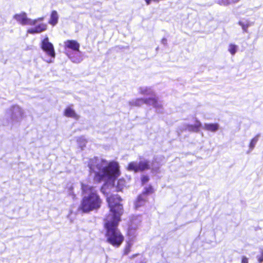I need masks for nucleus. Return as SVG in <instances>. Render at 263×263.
Masks as SVG:
<instances>
[{"label": "nucleus", "instance_id": "9", "mask_svg": "<svg viewBox=\"0 0 263 263\" xmlns=\"http://www.w3.org/2000/svg\"><path fill=\"white\" fill-rule=\"evenodd\" d=\"M142 221L141 216L140 215H133L130 218L129 228L127 231V235H129L131 231L134 234V236H137V229L140 226Z\"/></svg>", "mask_w": 263, "mask_h": 263}, {"label": "nucleus", "instance_id": "23", "mask_svg": "<svg viewBox=\"0 0 263 263\" xmlns=\"http://www.w3.org/2000/svg\"><path fill=\"white\" fill-rule=\"evenodd\" d=\"M145 191L142 194H144L145 196L146 197V195L151 194L154 192V189L151 186H148L144 188Z\"/></svg>", "mask_w": 263, "mask_h": 263}, {"label": "nucleus", "instance_id": "20", "mask_svg": "<svg viewBox=\"0 0 263 263\" xmlns=\"http://www.w3.org/2000/svg\"><path fill=\"white\" fill-rule=\"evenodd\" d=\"M125 180L123 179H120L117 181L116 187L118 191H122V190L125 186Z\"/></svg>", "mask_w": 263, "mask_h": 263}, {"label": "nucleus", "instance_id": "29", "mask_svg": "<svg viewBox=\"0 0 263 263\" xmlns=\"http://www.w3.org/2000/svg\"><path fill=\"white\" fill-rule=\"evenodd\" d=\"M144 1L145 2L146 5H150L151 4L152 2H153H153L157 1V0H144Z\"/></svg>", "mask_w": 263, "mask_h": 263}, {"label": "nucleus", "instance_id": "15", "mask_svg": "<svg viewBox=\"0 0 263 263\" xmlns=\"http://www.w3.org/2000/svg\"><path fill=\"white\" fill-rule=\"evenodd\" d=\"M146 201V197L145 196L144 194L139 195L135 201V208L136 209H138L140 207L143 206L145 204Z\"/></svg>", "mask_w": 263, "mask_h": 263}, {"label": "nucleus", "instance_id": "1", "mask_svg": "<svg viewBox=\"0 0 263 263\" xmlns=\"http://www.w3.org/2000/svg\"><path fill=\"white\" fill-rule=\"evenodd\" d=\"M107 201L110 211L104 220L105 236L108 243L115 247H119L124 241L123 236L117 228L123 212L121 199L118 195H114L107 197Z\"/></svg>", "mask_w": 263, "mask_h": 263}, {"label": "nucleus", "instance_id": "14", "mask_svg": "<svg viewBox=\"0 0 263 263\" xmlns=\"http://www.w3.org/2000/svg\"><path fill=\"white\" fill-rule=\"evenodd\" d=\"M138 92L139 94L144 96H149V97L157 98L156 96L154 90L151 88L146 86H141L138 88Z\"/></svg>", "mask_w": 263, "mask_h": 263}, {"label": "nucleus", "instance_id": "16", "mask_svg": "<svg viewBox=\"0 0 263 263\" xmlns=\"http://www.w3.org/2000/svg\"><path fill=\"white\" fill-rule=\"evenodd\" d=\"M59 18V15L58 12L55 10H53L50 13L48 23L52 26H54L58 24Z\"/></svg>", "mask_w": 263, "mask_h": 263}, {"label": "nucleus", "instance_id": "22", "mask_svg": "<svg viewBox=\"0 0 263 263\" xmlns=\"http://www.w3.org/2000/svg\"><path fill=\"white\" fill-rule=\"evenodd\" d=\"M258 138L259 135H256L251 140L249 143V147L251 149H253L255 147V144L258 140Z\"/></svg>", "mask_w": 263, "mask_h": 263}, {"label": "nucleus", "instance_id": "13", "mask_svg": "<svg viewBox=\"0 0 263 263\" xmlns=\"http://www.w3.org/2000/svg\"><path fill=\"white\" fill-rule=\"evenodd\" d=\"M64 115L66 117L71 118L74 120H78L80 118L73 108L72 105L67 106L64 111Z\"/></svg>", "mask_w": 263, "mask_h": 263}, {"label": "nucleus", "instance_id": "33", "mask_svg": "<svg viewBox=\"0 0 263 263\" xmlns=\"http://www.w3.org/2000/svg\"><path fill=\"white\" fill-rule=\"evenodd\" d=\"M137 255V254L134 255H133V257H136Z\"/></svg>", "mask_w": 263, "mask_h": 263}, {"label": "nucleus", "instance_id": "18", "mask_svg": "<svg viewBox=\"0 0 263 263\" xmlns=\"http://www.w3.org/2000/svg\"><path fill=\"white\" fill-rule=\"evenodd\" d=\"M219 126L216 123L205 124L203 128L207 130L215 132L218 130Z\"/></svg>", "mask_w": 263, "mask_h": 263}, {"label": "nucleus", "instance_id": "27", "mask_svg": "<svg viewBox=\"0 0 263 263\" xmlns=\"http://www.w3.org/2000/svg\"><path fill=\"white\" fill-rule=\"evenodd\" d=\"M237 50V47L235 45H231V54H234Z\"/></svg>", "mask_w": 263, "mask_h": 263}, {"label": "nucleus", "instance_id": "3", "mask_svg": "<svg viewBox=\"0 0 263 263\" xmlns=\"http://www.w3.org/2000/svg\"><path fill=\"white\" fill-rule=\"evenodd\" d=\"M83 198L81 209L84 212H88L99 208L101 200L96 188L89 184H82Z\"/></svg>", "mask_w": 263, "mask_h": 263}, {"label": "nucleus", "instance_id": "26", "mask_svg": "<svg viewBox=\"0 0 263 263\" xmlns=\"http://www.w3.org/2000/svg\"><path fill=\"white\" fill-rule=\"evenodd\" d=\"M257 260L259 263H261L263 261V251L261 252L260 255L257 256Z\"/></svg>", "mask_w": 263, "mask_h": 263}, {"label": "nucleus", "instance_id": "32", "mask_svg": "<svg viewBox=\"0 0 263 263\" xmlns=\"http://www.w3.org/2000/svg\"><path fill=\"white\" fill-rule=\"evenodd\" d=\"M240 0H231V3H237Z\"/></svg>", "mask_w": 263, "mask_h": 263}, {"label": "nucleus", "instance_id": "28", "mask_svg": "<svg viewBox=\"0 0 263 263\" xmlns=\"http://www.w3.org/2000/svg\"><path fill=\"white\" fill-rule=\"evenodd\" d=\"M248 258L246 256H242L241 258V263H248Z\"/></svg>", "mask_w": 263, "mask_h": 263}, {"label": "nucleus", "instance_id": "2", "mask_svg": "<svg viewBox=\"0 0 263 263\" xmlns=\"http://www.w3.org/2000/svg\"><path fill=\"white\" fill-rule=\"evenodd\" d=\"M88 166L91 174H94L95 180L106 181L101 191L105 194L106 187L115 185V180L119 175V165L116 162H108L106 160L94 158L89 160Z\"/></svg>", "mask_w": 263, "mask_h": 263}, {"label": "nucleus", "instance_id": "11", "mask_svg": "<svg viewBox=\"0 0 263 263\" xmlns=\"http://www.w3.org/2000/svg\"><path fill=\"white\" fill-rule=\"evenodd\" d=\"M134 234L133 233L130 231L129 235H127L126 245L124 250V254L125 255H127L130 252L131 249L136 241L137 237L134 236Z\"/></svg>", "mask_w": 263, "mask_h": 263}, {"label": "nucleus", "instance_id": "8", "mask_svg": "<svg viewBox=\"0 0 263 263\" xmlns=\"http://www.w3.org/2000/svg\"><path fill=\"white\" fill-rule=\"evenodd\" d=\"M149 162L147 160H141L139 162L133 161L130 162L127 166V170L135 172L143 171L146 169L150 168Z\"/></svg>", "mask_w": 263, "mask_h": 263}, {"label": "nucleus", "instance_id": "31", "mask_svg": "<svg viewBox=\"0 0 263 263\" xmlns=\"http://www.w3.org/2000/svg\"><path fill=\"white\" fill-rule=\"evenodd\" d=\"M159 167H155L153 165H152V170L154 171V172H157V168H158Z\"/></svg>", "mask_w": 263, "mask_h": 263}, {"label": "nucleus", "instance_id": "12", "mask_svg": "<svg viewBox=\"0 0 263 263\" xmlns=\"http://www.w3.org/2000/svg\"><path fill=\"white\" fill-rule=\"evenodd\" d=\"M14 18L18 23L22 25H29L34 24L35 21H31L30 19H28L27 17V15L24 12H22L19 14H17L14 16Z\"/></svg>", "mask_w": 263, "mask_h": 263}, {"label": "nucleus", "instance_id": "21", "mask_svg": "<svg viewBox=\"0 0 263 263\" xmlns=\"http://www.w3.org/2000/svg\"><path fill=\"white\" fill-rule=\"evenodd\" d=\"M239 24L245 32L247 31L248 28L252 25V24L248 21H241L239 22Z\"/></svg>", "mask_w": 263, "mask_h": 263}, {"label": "nucleus", "instance_id": "19", "mask_svg": "<svg viewBox=\"0 0 263 263\" xmlns=\"http://www.w3.org/2000/svg\"><path fill=\"white\" fill-rule=\"evenodd\" d=\"M77 142L78 145L82 149L85 146L87 143V141L84 137L77 138Z\"/></svg>", "mask_w": 263, "mask_h": 263}, {"label": "nucleus", "instance_id": "5", "mask_svg": "<svg viewBox=\"0 0 263 263\" xmlns=\"http://www.w3.org/2000/svg\"><path fill=\"white\" fill-rule=\"evenodd\" d=\"M144 104L153 106L158 111H160L163 106L162 102L155 97L137 98L129 102V104L132 106H140Z\"/></svg>", "mask_w": 263, "mask_h": 263}, {"label": "nucleus", "instance_id": "4", "mask_svg": "<svg viewBox=\"0 0 263 263\" xmlns=\"http://www.w3.org/2000/svg\"><path fill=\"white\" fill-rule=\"evenodd\" d=\"M6 115L13 126L19 125L26 118L25 109L18 105H13L6 111Z\"/></svg>", "mask_w": 263, "mask_h": 263}, {"label": "nucleus", "instance_id": "17", "mask_svg": "<svg viewBox=\"0 0 263 263\" xmlns=\"http://www.w3.org/2000/svg\"><path fill=\"white\" fill-rule=\"evenodd\" d=\"M201 125V123L199 121L196 120L194 125H186L185 129L190 132H197Z\"/></svg>", "mask_w": 263, "mask_h": 263}, {"label": "nucleus", "instance_id": "7", "mask_svg": "<svg viewBox=\"0 0 263 263\" xmlns=\"http://www.w3.org/2000/svg\"><path fill=\"white\" fill-rule=\"evenodd\" d=\"M64 46L65 48L70 49L74 51H77L79 52L77 53L78 57H70V58L71 61L76 63L81 62L82 61V57L80 55L79 51L80 44L75 40H67L64 42Z\"/></svg>", "mask_w": 263, "mask_h": 263}, {"label": "nucleus", "instance_id": "24", "mask_svg": "<svg viewBox=\"0 0 263 263\" xmlns=\"http://www.w3.org/2000/svg\"><path fill=\"white\" fill-rule=\"evenodd\" d=\"M216 1L220 5H226L229 4V0H216Z\"/></svg>", "mask_w": 263, "mask_h": 263}, {"label": "nucleus", "instance_id": "30", "mask_svg": "<svg viewBox=\"0 0 263 263\" xmlns=\"http://www.w3.org/2000/svg\"><path fill=\"white\" fill-rule=\"evenodd\" d=\"M161 43L163 45H166L167 44V40L165 38H163L161 40Z\"/></svg>", "mask_w": 263, "mask_h": 263}, {"label": "nucleus", "instance_id": "6", "mask_svg": "<svg viewBox=\"0 0 263 263\" xmlns=\"http://www.w3.org/2000/svg\"><path fill=\"white\" fill-rule=\"evenodd\" d=\"M41 47L45 53L44 60L47 63H50L54 61L55 53L53 45L49 42L48 37L46 36L42 42Z\"/></svg>", "mask_w": 263, "mask_h": 263}, {"label": "nucleus", "instance_id": "10", "mask_svg": "<svg viewBox=\"0 0 263 263\" xmlns=\"http://www.w3.org/2000/svg\"><path fill=\"white\" fill-rule=\"evenodd\" d=\"M44 19V17H41L35 20H31V21H35L34 24H31V25L34 26L29 28L27 30V32L31 34H34L39 33L45 31L47 28V25L46 24L42 23L37 24L38 22L43 21Z\"/></svg>", "mask_w": 263, "mask_h": 263}, {"label": "nucleus", "instance_id": "25", "mask_svg": "<svg viewBox=\"0 0 263 263\" xmlns=\"http://www.w3.org/2000/svg\"><path fill=\"white\" fill-rule=\"evenodd\" d=\"M148 180H149V178H148V177H147L146 176H143L141 178V181H142V184H144V183H146L147 182H148Z\"/></svg>", "mask_w": 263, "mask_h": 263}]
</instances>
